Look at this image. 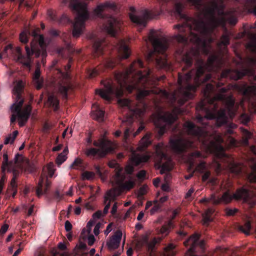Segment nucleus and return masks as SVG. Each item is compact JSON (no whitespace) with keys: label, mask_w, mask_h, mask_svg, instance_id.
Instances as JSON below:
<instances>
[{"label":"nucleus","mask_w":256,"mask_h":256,"mask_svg":"<svg viewBox=\"0 0 256 256\" xmlns=\"http://www.w3.org/2000/svg\"><path fill=\"white\" fill-rule=\"evenodd\" d=\"M214 88L211 84H208L204 90L203 92L206 100L212 106V110H206V115L204 117L198 116V121L202 124H206L205 120L216 118V126H220L226 123L227 116L226 110H220L216 114L218 106L216 102L217 100H222L225 104L228 116L230 118L234 117L237 112L238 107H244L246 102L248 103V109L251 113L256 110V86L255 84L248 85L247 84L228 85V88H223L220 90V93L216 94L213 98H210L213 93Z\"/></svg>","instance_id":"nucleus-1"},{"label":"nucleus","mask_w":256,"mask_h":256,"mask_svg":"<svg viewBox=\"0 0 256 256\" xmlns=\"http://www.w3.org/2000/svg\"><path fill=\"white\" fill-rule=\"evenodd\" d=\"M216 0V4L211 3L202 10L204 20L192 18L186 22L188 25V29L190 31L188 38L196 44L198 52H208L211 40H206L204 38L208 36L214 28L220 25L224 26L226 21L231 24H235L237 22L233 14L224 12V6L221 4V0Z\"/></svg>","instance_id":"nucleus-2"},{"label":"nucleus","mask_w":256,"mask_h":256,"mask_svg":"<svg viewBox=\"0 0 256 256\" xmlns=\"http://www.w3.org/2000/svg\"><path fill=\"white\" fill-rule=\"evenodd\" d=\"M143 66V63L140 60L134 61L124 72L116 74L115 78L118 86L108 83L104 88L96 90V93L104 100L109 101L114 96L118 98L122 96L124 87L129 92H131L134 90L148 86L150 82L147 78L150 71L142 75L141 71L138 70Z\"/></svg>","instance_id":"nucleus-3"},{"label":"nucleus","mask_w":256,"mask_h":256,"mask_svg":"<svg viewBox=\"0 0 256 256\" xmlns=\"http://www.w3.org/2000/svg\"><path fill=\"white\" fill-rule=\"evenodd\" d=\"M200 66L196 70H192L184 76L178 75V83L180 88L174 91L172 94H169L165 90H160L159 94L164 98L169 100L172 103L176 100L178 104L182 105L188 99L194 96L196 88L202 84L210 78V76L208 74L204 79L200 78L204 72L203 62L198 61Z\"/></svg>","instance_id":"nucleus-4"},{"label":"nucleus","mask_w":256,"mask_h":256,"mask_svg":"<svg viewBox=\"0 0 256 256\" xmlns=\"http://www.w3.org/2000/svg\"><path fill=\"white\" fill-rule=\"evenodd\" d=\"M39 31V28H37L32 32V35L34 37V40L30 43V50L28 46L25 47L26 56L22 55V49L20 47L17 46L14 50L12 44H8L4 48L2 53L3 56L14 57L15 60L28 68L30 70L31 62L30 56L33 54H35L36 57L42 56V58H46L47 55L44 38L42 35L38 34Z\"/></svg>","instance_id":"nucleus-5"},{"label":"nucleus","mask_w":256,"mask_h":256,"mask_svg":"<svg viewBox=\"0 0 256 256\" xmlns=\"http://www.w3.org/2000/svg\"><path fill=\"white\" fill-rule=\"evenodd\" d=\"M184 128L188 134L196 137L202 142L208 152L214 153L218 157L225 156L224 148L221 145L224 141L222 135H211L204 130L196 127L192 122L189 121L184 123Z\"/></svg>","instance_id":"nucleus-6"},{"label":"nucleus","mask_w":256,"mask_h":256,"mask_svg":"<svg viewBox=\"0 0 256 256\" xmlns=\"http://www.w3.org/2000/svg\"><path fill=\"white\" fill-rule=\"evenodd\" d=\"M25 85L24 82L19 80L16 82L12 89V94L16 96V100L10 107L11 111L12 112L10 122H14L17 118L20 126H24L27 122L32 110L31 106L29 104L26 106L22 108L24 100L21 98L20 94Z\"/></svg>","instance_id":"nucleus-7"},{"label":"nucleus","mask_w":256,"mask_h":256,"mask_svg":"<svg viewBox=\"0 0 256 256\" xmlns=\"http://www.w3.org/2000/svg\"><path fill=\"white\" fill-rule=\"evenodd\" d=\"M70 2L69 6L76 12L74 22L73 24L72 35L78 38L83 32L85 28V22L89 18L90 14L87 4L82 0H63V3Z\"/></svg>","instance_id":"nucleus-8"},{"label":"nucleus","mask_w":256,"mask_h":256,"mask_svg":"<svg viewBox=\"0 0 256 256\" xmlns=\"http://www.w3.org/2000/svg\"><path fill=\"white\" fill-rule=\"evenodd\" d=\"M253 196L254 194L252 192L244 188H242L238 190L232 195L230 194L229 192H226L220 198H216L214 196L212 195L211 196V200H212V203L218 204L220 203L228 204L233 199H242L245 202H248L250 206H252L256 203V200H254L252 202L250 201Z\"/></svg>","instance_id":"nucleus-9"},{"label":"nucleus","mask_w":256,"mask_h":256,"mask_svg":"<svg viewBox=\"0 0 256 256\" xmlns=\"http://www.w3.org/2000/svg\"><path fill=\"white\" fill-rule=\"evenodd\" d=\"M180 112V108H174L171 113L158 112L152 116V118L154 125L159 128L158 133L160 135L165 132L167 125L173 123L177 119V114Z\"/></svg>","instance_id":"nucleus-10"},{"label":"nucleus","mask_w":256,"mask_h":256,"mask_svg":"<svg viewBox=\"0 0 256 256\" xmlns=\"http://www.w3.org/2000/svg\"><path fill=\"white\" fill-rule=\"evenodd\" d=\"M107 134V132L105 131L102 138L98 141L94 142V145L99 148H89L86 150L85 154L88 156L93 158H101L104 156L107 153L112 152L114 148V144L110 140L104 138Z\"/></svg>","instance_id":"nucleus-11"},{"label":"nucleus","mask_w":256,"mask_h":256,"mask_svg":"<svg viewBox=\"0 0 256 256\" xmlns=\"http://www.w3.org/2000/svg\"><path fill=\"white\" fill-rule=\"evenodd\" d=\"M151 142L150 134H146L140 140L136 150H133L132 148L131 149L132 156L130 158V161L132 164L136 166L148 161L150 156L148 154H140L138 153V152L147 148Z\"/></svg>","instance_id":"nucleus-12"},{"label":"nucleus","mask_w":256,"mask_h":256,"mask_svg":"<svg viewBox=\"0 0 256 256\" xmlns=\"http://www.w3.org/2000/svg\"><path fill=\"white\" fill-rule=\"evenodd\" d=\"M14 163L15 168L11 171L12 172L13 178L8 189V192L10 190L12 192V196L13 198L14 197L17 192V184L16 180L18 172L16 169L26 170V166L28 165V161L22 155L17 154L15 156Z\"/></svg>","instance_id":"nucleus-13"},{"label":"nucleus","mask_w":256,"mask_h":256,"mask_svg":"<svg viewBox=\"0 0 256 256\" xmlns=\"http://www.w3.org/2000/svg\"><path fill=\"white\" fill-rule=\"evenodd\" d=\"M148 40L152 43L155 52H164L168 46L167 38L158 30H152L148 36Z\"/></svg>","instance_id":"nucleus-14"},{"label":"nucleus","mask_w":256,"mask_h":256,"mask_svg":"<svg viewBox=\"0 0 256 256\" xmlns=\"http://www.w3.org/2000/svg\"><path fill=\"white\" fill-rule=\"evenodd\" d=\"M124 178L125 177L123 174H120L119 170L117 172L116 175L114 176L111 180L112 185L116 186V188L112 190H116L115 194L116 196L120 194L123 190H129L134 187L135 184V181L132 179L129 180L128 182L124 183Z\"/></svg>","instance_id":"nucleus-15"},{"label":"nucleus","mask_w":256,"mask_h":256,"mask_svg":"<svg viewBox=\"0 0 256 256\" xmlns=\"http://www.w3.org/2000/svg\"><path fill=\"white\" fill-rule=\"evenodd\" d=\"M170 146L172 150L176 152H180L192 146V142L183 139L181 136L171 138Z\"/></svg>","instance_id":"nucleus-16"},{"label":"nucleus","mask_w":256,"mask_h":256,"mask_svg":"<svg viewBox=\"0 0 256 256\" xmlns=\"http://www.w3.org/2000/svg\"><path fill=\"white\" fill-rule=\"evenodd\" d=\"M121 22L120 20L110 16L106 20V24H104L102 30L112 36H114L120 28Z\"/></svg>","instance_id":"nucleus-17"},{"label":"nucleus","mask_w":256,"mask_h":256,"mask_svg":"<svg viewBox=\"0 0 256 256\" xmlns=\"http://www.w3.org/2000/svg\"><path fill=\"white\" fill-rule=\"evenodd\" d=\"M54 166L53 163H49L47 166L44 168L42 170V176H41L40 180L36 190V193L38 196H40L42 194V187L44 181V178L43 177V176H44L46 174H47V176H46V178L48 176L51 178L54 176Z\"/></svg>","instance_id":"nucleus-18"},{"label":"nucleus","mask_w":256,"mask_h":256,"mask_svg":"<svg viewBox=\"0 0 256 256\" xmlns=\"http://www.w3.org/2000/svg\"><path fill=\"white\" fill-rule=\"evenodd\" d=\"M198 239L199 236L198 234H194L184 242V244L186 246H190L186 254V255L190 254L192 252H193L197 246H199L202 249L204 248V241L199 242Z\"/></svg>","instance_id":"nucleus-19"},{"label":"nucleus","mask_w":256,"mask_h":256,"mask_svg":"<svg viewBox=\"0 0 256 256\" xmlns=\"http://www.w3.org/2000/svg\"><path fill=\"white\" fill-rule=\"evenodd\" d=\"M223 63V60L220 56H211L206 65L208 71H216L220 68Z\"/></svg>","instance_id":"nucleus-20"},{"label":"nucleus","mask_w":256,"mask_h":256,"mask_svg":"<svg viewBox=\"0 0 256 256\" xmlns=\"http://www.w3.org/2000/svg\"><path fill=\"white\" fill-rule=\"evenodd\" d=\"M94 222L92 220L88 222L87 224L86 228L82 230V231L81 233L82 238L84 240L87 239L88 244L90 246H92L95 242V238L94 236L91 234L92 226L94 224Z\"/></svg>","instance_id":"nucleus-21"},{"label":"nucleus","mask_w":256,"mask_h":256,"mask_svg":"<svg viewBox=\"0 0 256 256\" xmlns=\"http://www.w3.org/2000/svg\"><path fill=\"white\" fill-rule=\"evenodd\" d=\"M122 236V232L120 230L116 231L114 234L106 242V246L110 250L117 248L120 244Z\"/></svg>","instance_id":"nucleus-22"},{"label":"nucleus","mask_w":256,"mask_h":256,"mask_svg":"<svg viewBox=\"0 0 256 256\" xmlns=\"http://www.w3.org/2000/svg\"><path fill=\"white\" fill-rule=\"evenodd\" d=\"M246 74H248V72L246 70L242 72L236 70H226L222 72L221 77L229 78L232 80H238Z\"/></svg>","instance_id":"nucleus-23"},{"label":"nucleus","mask_w":256,"mask_h":256,"mask_svg":"<svg viewBox=\"0 0 256 256\" xmlns=\"http://www.w3.org/2000/svg\"><path fill=\"white\" fill-rule=\"evenodd\" d=\"M117 48L118 57L120 60L126 59L130 55L131 51L124 40L120 41L117 45Z\"/></svg>","instance_id":"nucleus-24"},{"label":"nucleus","mask_w":256,"mask_h":256,"mask_svg":"<svg viewBox=\"0 0 256 256\" xmlns=\"http://www.w3.org/2000/svg\"><path fill=\"white\" fill-rule=\"evenodd\" d=\"M115 7L114 3L106 2L98 5L94 10L93 14L95 16L103 18L102 12L108 8H114Z\"/></svg>","instance_id":"nucleus-25"},{"label":"nucleus","mask_w":256,"mask_h":256,"mask_svg":"<svg viewBox=\"0 0 256 256\" xmlns=\"http://www.w3.org/2000/svg\"><path fill=\"white\" fill-rule=\"evenodd\" d=\"M68 76H69L68 72L64 74L63 75V77L64 80L58 85V92L60 94L62 95L64 98H66L67 91L70 87V82L68 79Z\"/></svg>","instance_id":"nucleus-26"},{"label":"nucleus","mask_w":256,"mask_h":256,"mask_svg":"<svg viewBox=\"0 0 256 256\" xmlns=\"http://www.w3.org/2000/svg\"><path fill=\"white\" fill-rule=\"evenodd\" d=\"M40 74V66L38 64L32 76L33 84L38 90L41 88L43 86L44 80L41 77Z\"/></svg>","instance_id":"nucleus-27"},{"label":"nucleus","mask_w":256,"mask_h":256,"mask_svg":"<svg viewBox=\"0 0 256 256\" xmlns=\"http://www.w3.org/2000/svg\"><path fill=\"white\" fill-rule=\"evenodd\" d=\"M116 190H110L108 191L104 196V204H106L104 209V213L106 214L108 213V210L110 206V202L114 200L116 196L115 194Z\"/></svg>","instance_id":"nucleus-28"},{"label":"nucleus","mask_w":256,"mask_h":256,"mask_svg":"<svg viewBox=\"0 0 256 256\" xmlns=\"http://www.w3.org/2000/svg\"><path fill=\"white\" fill-rule=\"evenodd\" d=\"M92 116L95 120L102 122L104 118V112L98 108V106L95 104L92 106Z\"/></svg>","instance_id":"nucleus-29"},{"label":"nucleus","mask_w":256,"mask_h":256,"mask_svg":"<svg viewBox=\"0 0 256 256\" xmlns=\"http://www.w3.org/2000/svg\"><path fill=\"white\" fill-rule=\"evenodd\" d=\"M196 54V52H194L192 50L184 56L182 60V63L184 64V66L182 68V70H184L186 67L188 68L191 66L192 64V57Z\"/></svg>","instance_id":"nucleus-30"},{"label":"nucleus","mask_w":256,"mask_h":256,"mask_svg":"<svg viewBox=\"0 0 256 256\" xmlns=\"http://www.w3.org/2000/svg\"><path fill=\"white\" fill-rule=\"evenodd\" d=\"M146 106L143 102H140L136 104V108L134 110H132L133 112L134 116L136 118L140 117L143 116L146 110Z\"/></svg>","instance_id":"nucleus-31"},{"label":"nucleus","mask_w":256,"mask_h":256,"mask_svg":"<svg viewBox=\"0 0 256 256\" xmlns=\"http://www.w3.org/2000/svg\"><path fill=\"white\" fill-rule=\"evenodd\" d=\"M167 148V146H165L163 143L158 144L156 147V156L159 157L161 160L164 159L166 158L164 152Z\"/></svg>","instance_id":"nucleus-32"},{"label":"nucleus","mask_w":256,"mask_h":256,"mask_svg":"<svg viewBox=\"0 0 256 256\" xmlns=\"http://www.w3.org/2000/svg\"><path fill=\"white\" fill-rule=\"evenodd\" d=\"M130 18L132 22L136 23L138 26L140 27V29H142L146 26V24L144 20L141 18H140L132 14H130Z\"/></svg>","instance_id":"nucleus-33"},{"label":"nucleus","mask_w":256,"mask_h":256,"mask_svg":"<svg viewBox=\"0 0 256 256\" xmlns=\"http://www.w3.org/2000/svg\"><path fill=\"white\" fill-rule=\"evenodd\" d=\"M214 210L213 208L208 209L202 214V224L204 226H207L212 219V214L214 212Z\"/></svg>","instance_id":"nucleus-34"},{"label":"nucleus","mask_w":256,"mask_h":256,"mask_svg":"<svg viewBox=\"0 0 256 256\" xmlns=\"http://www.w3.org/2000/svg\"><path fill=\"white\" fill-rule=\"evenodd\" d=\"M3 159L4 161L2 162V170L3 172L7 170L8 172H11L12 170L10 168V166L12 165L11 162H8V156L6 153H4L3 154Z\"/></svg>","instance_id":"nucleus-35"},{"label":"nucleus","mask_w":256,"mask_h":256,"mask_svg":"<svg viewBox=\"0 0 256 256\" xmlns=\"http://www.w3.org/2000/svg\"><path fill=\"white\" fill-rule=\"evenodd\" d=\"M68 148H65L62 152L56 158V162L58 165H60L63 163L67 158L66 155L68 154Z\"/></svg>","instance_id":"nucleus-36"},{"label":"nucleus","mask_w":256,"mask_h":256,"mask_svg":"<svg viewBox=\"0 0 256 256\" xmlns=\"http://www.w3.org/2000/svg\"><path fill=\"white\" fill-rule=\"evenodd\" d=\"M175 246L170 244L164 249V256H174L176 254V252L174 250Z\"/></svg>","instance_id":"nucleus-37"},{"label":"nucleus","mask_w":256,"mask_h":256,"mask_svg":"<svg viewBox=\"0 0 256 256\" xmlns=\"http://www.w3.org/2000/svg\"><path fill=\"white\" fill-rule=\"evenodd\" d=\"M48 102L50 106L54 107V110H56L58 108L59 102L57 98L53 95L50 96L48 98Z\"/></svg>","instance_id":"nucleus-38"},{"label":"nucleus","mask_w":256,"mask_h":256,"mask_svg":"<svg viewBox=\"0 0 256 256\" xmlns=\"http://www.w3.org/2000/svg\"><path fill=\"white\" fill-rule=\"evenodd\" d=\"M240 130L242 133V135L244 138L242 140V142L244 145H247L248 144V140L250 138L252 134L250 132L244 128H241Z\"/></svg>","instance_id":"nucleus-39"},{"label":"nucleus","mask_w":256,"mask_h":256,"mask_svg":"<svg viewBox=\"0 0 256 256\" xmlns=\"http://www.w3.org/2000/svg\"><path fill=\"white\" fill-rule=\"evenodd\" d=\"M18 134L17 130L14 131L12 134H10L5 139L4 144H12Z\"/></svg>","instance_id":"nucleus-40"},{"label":"nucleus","mask_w":256,"mask_h":256,"mask_svg":"<svg viewBox=\"0 0 256 256\" xmlns=\"http://www.w3.org/2000/svg\"><path fill=\"white\" fill-rule=\"evenodd\" d=\"M172 228V224L171 221L168 222V224H165L162 226L160 230V233L164 236H167L169 232L170 229Z\"/></svg>","instance_id":"nucleus-41"},{"label":"nucleus","mask_w":256,"mask_h":256,"mask_svg":"<svg viewBox=\"0 0 256 256\" xmlns=\"http://www.w3.org/2000/svg\"><path fill=\"white\" fill-rule=\"evenodd\" d=\"M148 235H143L139 240H137L136 242V246L138 248H141L144 245L148 243Z\"/></svg>","instance_id":"nucleus-42"},{"label":"nucleus","mask_w":256,"mask_h":256,"mask_svg":"<svg viewBox=\"0 0 256 256\" xmlns=\"http://www.w3.org/2000/svg\"><path fill=\"white\" fill-rule=\"evenodd\" d=\"M108 166L112 168H115V172L116 174L114 176H116L117 174V172L120 170V174H122V169L120 168L119 164L115 161L112 160L108 162Z\"/></svg>","instance_id":"nucleus-43"},{"label":"nucleus","mask_w":256,"mask_h":256,"mask_svg":"<svg viewBox=\"0 0 256 256\" xmlns=\"http://www.w3.org/2000/svg\"><path fill=\"white\" fill-rule=\"evenodd\" d=\"M94 177V173L92 172L86 171L82 174V179L84 180H92Z\"/></svg>","instance_id":"nucleus-44"},{"label":"nucleus","mask_w":256,"mask_h":256,"mask_svg":"<svg viewBox=\"0 0 256 256\" xmlns=\"http://www.w3.org/2000/svg\"><path fill=\"white\" fill-rule=\"evenodd\" d=\"M248 178L251 182H256V165L252 166V171L248 174Z\"/></svg>","instance_id":"nucleus-45"},{"label":"nucleus","mask_w":256,"mask_h":256,"mask_svg":"<svg viewBox=\"0 0 256 256\" xmlns=\"http://www.w3.org/2000/svg\"><path fill=\"white\" fill-rule=\"evenodd\" d=\"M153 202L154 204V205L150 210L151 214H154L159 212L162 206V204L158 203V200H154Z\"/></svg>","instance_id":"nucleus-46"},{"label":"nucleus","mask_w":256,"mask_h":256,"mask_svg":"<svg viewBox=\"0 0 256 256\" xmlns=\"http://www.w3.org/2000/svg\"><path fill=\"white\" fill-rule=\"evenodd\" d=\"M251 228L250 224V222H246L244 226L240 227V230H241L246 235L250 234V230Z\"/></svg>","instance_id":"nucleus-47"},{"label":"nucleus","mask_w":256,"mask_h":256,"mask_svg":"<svg viewBox=\"0 0 256 256\" xmlns=\"http://www.w3.org/2000/svg\"><path fill=\"white\" fill-rule=\"evenodd\" d=\"M173 164L170 160H168L167 162L164 164L162 166L161 173L164 171H169L172 169Z\"/></svg>","instance_id":"nucleus-48"},{"label":"nucleus","mask_w":256,"mask_h":256,"mask_svg":"<svg viewBox=\"0 0 256 256\" xmlns=\"http://www.w3.org/2000/svg\"><path fill=\"white\" fill-rule=\"evenodd\" d=\"M118 103L122 107L127 106L130 109L131 103L128 99H120L118 100Z\"/></svg>","instance_id":"nucleus-49"},{"label":"nucleus","mask_w":256,"mask_h":256,"mask_svg":"<svg viewBox=\"0 0 256 256\" xmlns=\"http://www.w3.org/2000/svg\"><path fill=\"white\" fill-rule=\"evenodd\" d=\"M30 34L28 31L22 32L20 34V40L21 42L26 44L28 42V35Z\"/></svg>","instance_id":"nucleus-50"},{"label":"nucleus","mask_w":256,"mask_h":256,"mask_svg":"<svg viewBox=\"0 0 256 256\" xmlns=\"http://www.w3.org/2000/svg\"><path fill=\"white\" fill-rule=\"evenodd\" d=\"M228 168L232 172L238 174L240 172L239 166L234 162H230L229 164Z\"/></svg>","instance_id":"nucleus-51"},{"label":"nucleus","mask_w":256,"mask_h":256,"mask_svg":"<svg viewBox=\"0 0 256 256\" xmlns=\"http://www.w3.org/2000/svg\"><path fill=\"white\" fill-rule=\"evenodd\" d=\"M229 44V38L227 35H224L222 38L220 43L218 44V46L221 47L222 46H226Z\"/></svg>","instance_id":"nucleus-52"},{"label":"nucleus","mask_w":256,"mask_h":256,"mask_svg":"<svg viewBox=\"0 0 256 256\" xmlns=\"http://www.w3.org/2000/svg\"><path fill=\"white\" fill-rule=\"evenodd\" d=\"M94 48L95 52L98 55L102 54V48L101 42H96L94 44Z\"/></svg>","instance_id":"nucleus-53"},{"label":"nucleus","mask_w":256,"mask_h":256,"mask_svg":"<svg viewBox=\"0 0 256 256\" xmlns=\"http://www.w3.org/2000/svg\"><path fill=\"white\" fill-rule=\"evenodd\" d=\"M148 188L146 186H143L140 187L136 192L138 196L140 197L145 194L147 192Z\"/></svg>","instance_id":"nucleus-54"},{"label":"nucleus","mask_w":256,"mask_h":256,"mask_svg":"<svg viewBox=\"0 0 256 256\" xmlns=\"http://www.w3.org/2000/svg\"><path fill=\"white\" fill-rule=\"evenodd\" d=\"M240 120L242 123L246 124L250 122V118L248 114H243L240 116Z\"/></svg>","instance_id":"nucleus-55"},{"label":"nucleus","mask_w":256,"mask_h":256,"mask_svg":"<svg viewBox=\"0 0 256 256\" xmlns=\"http://www.w3.org/2000/svg\"><path fill=\"white\" fill-rule=\"evenodd\" d=\"M156 64L160 68H164L166 66V60L164 58H158Z\"/></svg>","instance_id":"nucleus-56"},{"label":"nucleus","mask_w":256,"mask_h":256,"mask_svg":"<svg viewBox=\"0 0 256 256\" xmlns=\"http://www.w3.org/2000/svg\"><path fill=\"white\" fill-rule=\"evenodd\" d=\"M150 93V91L144 90L139 92L136 96V98L138 100H140L141 98H143L144 96H148Z\"/></svg>","instance_id":"nucleus-57"},{"label":"nucleus","mask_w":256,"mask_h":256,"mask_svg":"<svg viewBox=\"0 0 256 256\" xmlns=\"http://www.w3.org/2000/svg\"><path fill=\"white\" fill-rule=\"evenodd\" d=\"M161 240H162L161 238H154L151 242H150L148 244V249L152 250L153 248H154L155 244L156 243L160 242Z\"/></svg>","instance_id":"nucleus-58"},{"label":"nucleus","mask_w":256,"mask_h":256,"mask_svg":"<svg viewBox=\"0 0 256 256\" xmlns=\"http://www.w3.org/2000/svg\"><path fill=\"white\" fill-rule=\"evenodd\" d=\"M206 164L204 162H202L197 166L196 170L202 173L204 172Z\"/></svg>","instance_id":"nucleus-59"},{"label":"nucleus","mask_w":256,"mask_h":256,"mask_svg":"<svg viewBox=\"0 0 256 256\" xmlns=\"http://www.w3.org/2000/svg\"><path fill=\"white\" fill-rule=\"evenodd\" d=\"M238 146V142L234 138H229L228 148H230L232 146Z\"/></svg>","instance_id":"nucleus-60"},{"label":"nucleus","mask_w":256,"mask_h":256,"mask_svg":"<svg viewBox=\"0 0 256 256\" xmlns=\"http://www.w3.org/2000/svg\"><path fill=\"white\" fill-rule=\"evenodd\" d=\"M82 162V160L80 158H76L72 162L71 167L76 168V166H80Z\"/></svg>","instance_id":"nucleus-61"},{"label":"nucleus","mask_w":256,"mask_h":256,"mask_svg":"<svg viewBox=\"0 0 256 256\" xmlns=\"http://www.w3.org/2000/svg\"><path fill=\"white\" fill-rule=\"evenodd\" d=\"M9 226L8 224H5L2 225L0 230V234H4L8 230Z\"/></svg>","instance_id":"nucleus-62"},{"label":"nucleus","mask_w":256,"mask_h":256,"mask_svg":"<svg viewBox=\"0 0 256 256\" xmlns=\"http://www.w3.org/2000/svg\"><path fill=\"white\" fill-rule=\"evenodd\" d=\"M104 64L106 68H114L115 65L114 60H110L106 61Z\"/></svg>","instance_id":"nucleus-63"},{"label":"nucleus","mask_w":256,"mask_h":256,"mask_svg":"<svg viewBox=\"0 0 256 256\" xmlns=\"http://www.w3.org/2000/svg\"><path fill=\"white\" fill-rule=\"evenodd\" d=\"M98 70L94 68L89 72V77L90 78L94 77L98 72Z\"/></svg>","instance_id":"nucleus-64"}]
</instances>
